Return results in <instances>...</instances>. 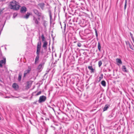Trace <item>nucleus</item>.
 I'll list each match as a JSON object with an SVG mask.
<instances>
[{
	"label": "nucleus",
	"mask_w": 134,
	"mask_h": 134,
	"mask_svg": "<svg viewBox=\"0 0 134 134\" xmlns=\"http://www.w3.org/2000/svg\"><path fill=\"white\" fill-rule=\"evenodd\" d=\"M40 51H37L36 53L37 54V55H39V54L40 53Z\"/></svg>",
	"instance_id": "72a5a7b5"
},
{
	"label": "nucleus",
	"mask_w": 134,
	"mask_h": 134,
	"mask_svg": "<svg viewBox=\"0 0 134 134\" xmlns=\"http://www.w3.org/2000/svg\"><path fill=\"white\" fill-rule=\"evenodd\" d=\"M1 120V117H0V120Z\"/></svg>",
	"instance_id": "a18cd8bd"
},
{
	"label": "nucleus",
	"mask_w": 134,
	"mask_h": 134,
	"mask_svg": "<svg viewBox=\"0 0 134 134\" xmlns=\"http://www.w3.org/2000/svg\"><path fill=\"white\" fill-rule=\"evenodd\" d=\"M38 6L40 7L42 10H43L45 4L43 3H41L38 4Z\"/></svg>",
	"instance_id": "1a4fd4ad"
},
{
	"label": "nucleus",
	"mask_w": 134,
	"mask_h": 134,
	"mask_svg": "<svg viewBox=\"0 0 134 134\" xmlns=\"http://www.w3.org/2000/svg\"><path fill=\"white\" fill-rule=\"evenodd\" d=\"M41 38L42 39V41L44 42V41H45V39L44 38V36L43 35H42L41 36Z\"/></svg>",
	"instance_id": "5701e85b"
},
{
	"label": "nucleus",
	"mask_w": 134,
	"mask_h": 134,
	"mask_svg": "<svg viewBox=\"0 0 134 134\" xmlns=\"http://www.w3.org/2000/svg\"><path fill=\"white\" fill-rule=\"evenodd\" d=\"M21 78V74L20 73L19 74V76L18 77V80L19 81H20Z\"/></svg>",
	"instance_id": "6ab92c4d"
},
{
	"label": "nucleus",
	"mask_w": 134,
	"mask_h": 134,
	"mask_svg": "<svg viewBox=\"0 0 134 134\" xmlns=\"http://www.w3.org/2000/svg\"><path fill=\"white\" fill-rule=\"evenodd\" d=\"M41 41H39L37 43V50H40L41 49Z\"/></svg>",
	"instance_id": "6e6552de"
},
{
	"label": "nucleus",
	"mask_w": 134,
	"mask_h": 134,
	"mask_svg": "<svg viewBox=\"0 0 134 134\" xmlns=\"http://www.w3.org/2000/svg\"><path fill=\"white\" fill-rule=\"evenodd\" d=\"M108 71H110V69H109L108 70Z\"/></svg>",
	"instance_id": "79ce46f5"
},
{
	"label": "nucleus",
	"mask_w": 134,
	"mask_h": 134,
	"mask_svg": "<svg viewBox=\"0 0 134 134\" xmlns=\"http://www.w3.org/2000/svg\"><path fill=\"white\" fill-rule=\"evenodd\" d=\"M66 24H65V26H64V29L65 30V28H66Z\"/></svg>",
	"instance_id": "4c0bfd02"
},
{
	"label": "nucleus",
	"mask_w": 134,
	"mask_h": 134,
	"mask_svg": "<svg viewBox=\"0 0 134 134\" xmlns=\"http://www.w3.org/2000/svg\"><path fill=\"white\" fill-rule=\"evenodd\" d=\"M39 55H37L35 60V64H36L38 63V61L39 59Z\"/></svg>",
	"instance_id": "4468645a"
},
{
	"label": "nucleus",
	"mask_w": 134,
	"mask_h": 134,
	"mask_svg": "<svg viewBox=\"0 0 134 134\" xmlns=\"http://www.w3.org/2000/svg\"><path fill=\"white\" fill-rule=\"evenodd\" d=\"M127 4V0H125V5L124 6V9L125 10L126 7V5Z\"/></svg>",
	"instance_id": "a878e982"
},
{
	"label": "nucleus",
	"mask_w": 134,
	"mask_h": 134,
	"mask_svg": "<svg viewBox=\"0 0 134 134\" xmlns=\"http://www.w3.org/2000/svg\"><path fill=\"white\" fill-rule=\"evenodd\" d=\"M46 97L44 96H40L39 97V99L38 100V102L39 103H41L44 102L46 99Z\"/></svg>",
	"instance_id": "f03ea898"
},
{
	"label": "nucleus",
	"mask_w": 134,
	"mask_h": 134,
	"mask_svg": "<svg viewBox=\"0 0 134 134\" xmlns=\"http://www.w3.org/2000/svg\"><path fill=\"white\" fill-rule=\"evenodd\" d=\"M41 91H40L38 92L36 95V96H37L38 95H40L41 94Z\"/></svg>",
	"instance_id": "cd10ccee"
},
{
	"label": "nucleus",
	"mask_w": 134,
	"mask_h": 134,
	"mask_svg": "<svg viewBox=\"0 0 134 134\" xmlns=\"http://www.w3.org/2000/svg\"><path fill=\"white\" fill-rule=\"evenodd\" d=\"M26 8L25 7H23L21 8L20 12L21 13L25 12L26 11Z\"/></svg>",
	"instance_id": "9d476101"
},
{
	"label": "nucleus",
	"mask_w": 134,
	"mask_h": 134,
	"mask_svg": "<svg viewBox=\"0 0 134 134\" xmlns=\"http://www.w3.org/2000/svg\"><path fill=\"white\" fill-rule=\"evenodd\" d=\"M17 14L16 13H15L13 14V18H15V17L17 16Z\"/></svg>",
	"instance_id": "bb28decb"
},
{
	"label": "nucleus",
	"mask_w": 134,
	"mask_h": 134,
	"mask_svg": "<svg viewBox=\"0 0 134 134\" xmlns=\"http://www.w3.org/2000/svg\"><path fill=\"white\" fill-rule=\"evenodd\" d=\"M130 36L131 37V38L132 40L133 41V43H134V38L133 37V35L131 33V32L130 33Z\"/></svg>",
	"instance_id": "4be33fe9"
},
{
	"label": "nucleus",
	"mask_w": 134,
	"mask_h": 134,
	"mask_svg": "<svg viewBox=\"0 0 134 134\" xmlns=\"http://www.w3.org/2000/svg\"><path fill=\"white\" fill-rule=\"evenodd\" d=\"M1 1H5V0H0Z\"/></svg>",
	"instance_id": "ea45409f"
},
{
	"label": "nucleus",
	"mask_w": 134,
	"mask_h": 134,
	"mask_svg": "<svg viewBox=\"0 0 134 134\" xmlns=\"http://www.w3.org/2000/svg\"><path fill=\"white\" fill-rule=\"evenodd\" d=\"M122 69L123 71L125 72H127V70L125 66H122Z\"/></svg>",
	"instance_id": "dca6fc26"
},
{
	"label": "nucleus",
	"mask_w": 134,
	"mask_h": 134,
	"mask_svg": "<svg viewBox=\"0 0 134 134\" xmlns=\"http://www.w3.org/2000/svg\"><path fill=\"white\" fill-rule=\"evenodd\" d=\"M77 45L78 47H80L81 46V44L80 43H78L77 44Z\"/></svg>",
	"instance_id": "2f4dec72"
},
{
	"label": "nucleus",
	"mask_w": 134,
	"mask_h": 134,
	"mask_svg": "<svg viewBox=\"0 0 134 134\" xmlns=\"http://www.w3.org/2000/svg\"><path fill=\"white\" fill-rule=\"evenodd\" d=\"M52 109L54 111H55L54 109V108L52 107Z\"/></svg>",
	"instance_id": "e433bc0d"
},
{
	"label": "nucleus",
	"mask_w": 134,
	"mask_h": 134,
	"mask_svg": "<svg viewBox=\"0 0 134 134\" xmlns=\"http://www.w3.org/2000/svg\"><path fill=\"white\" fill-rule=\"evenodd\" d=\"M6 63V59L4 58L3 60H1L0 61V67L2 68L3 67L2 64L5 65Z\"/></svg>",
	"instance_id": "20e7f679"
},
{
	"label": "nucleus",
	"mask_w": 134,
	"mask_h": 134,
	"mask_svg": "<svg viewBox=\"0 0 134 134\" xmlns=\"http://www.w3.org/2000/svg\"><path fill=\"white\" fill-rule=\"evenodd\" d=\"M1 51H0V55H1Z\"/></svg>",
	"instance_id": "a19ab883"
},
{
	"label": "nucleus",
	"mask_w": 134,
	"mask_h": 134,
	"mask_svg": "<svg viewBox=\"0 0 134 134\" xmlns=\"http://www.w3.org/2000/svg\"><path fill=\"white\" fill-rule=\"evenodd\" d=\"M34 103L36 104V102H34Z\"/></svg>",
	"instance_id": "c03bdc74"
},
{
	"label": "nucleus",
	"mask_w": 134,
	"mask_h": 134,
	"mask_svg": "<svg viewBox=\"0 0 134 134\" xmlns=\"http://www.w3.org/2000/svg\"><path fill=\"white\" fill-rule=\"evenodd\" d=\"M31 70V68L29 67H28V69L25 71L24 73V76L25 77L26 76L27 74L29 73Z\"/></svg>",
	"instance_id": "423d86ee"
},
{
	"label": "nucleus",
	"mask_w": 134,
	"mask_h": 134,
	"mask_svg": "<svg viewBox=\"0 0 134 134\" xmlns=\"http://www.w3.org/2000/svg\"><path fill=\"white\" fill-rule=\"evenodd\" d=\"M49 15L50 16V19L51 20L52 19V16L51 15V12H50L49 13Z\"/></svg>",
	"instance_id": "c756f323"
},
{
	"label": "nucleus",
	"mask_w": 134,
	"mask_h": 134,
	"mask_svg": "<svg viewBox=\"0 0 134 134\" xmlns=\"http://www.w3.org/2000/svg\"><path fill=\"white\" fill-rule=\"evenodd\" d=\"M101 76H100L99 77V81H100L103 78V75L102 74H101Z\"/></svg>",
	"instance_id": "c85d7f7f"
},
{
	"label": "nucleus",
	"mask_w": 134,
	"mask_h": 134,
	"mask_svg": "<svg viewBox=\"0 0 134 134\" xmlns=\"http://www.w3.org/2000/svg\"><path fill=\"white\" fill-rule=\"evenodd\" d=\"M33 11L35 14L38 16V19L39 20L40 18V17H39L41 16V13L39 12L38 10L36 9H34Z\"/></svg>",
	"instance_id": "7ed1b4c3"
},
{
	"label": "nucleus",
	"mask_w": 134,
	"mask_h": 134,
	"mask_svg": "<svg viewBox=\"0 0 134 134\" xmlns=\"http://www.w3.org/2000/svg\"><path fill=\"white\" fill-rule=\"evenodd\" d=\"M98 49L99 50H100L101 48V46L99 42L98 43Z\"/></svg>",
	"instance_id": "b1692460"
},
{
	"label": "nucleus",
	"mask_w": 134,
	"mask_h": 134,
	"mask_svg": "<svg viewBox=\"0 0 134 134\" xmlns=\"http://www.w3.org/2000/svg\"><path fill=\"white\" fill-rule=\"evenodd\" d=\"M5 49H7L5 47Z\"/></svg>",
	"instance_id": "37998d69"
},
{
	"label": "nucleus",
	"mask_w": 134,
	"mask_h": 134,
	"mask_svg": "<svg viewBox=\"0 0 134 134\" xmlns=\"http://www.w3.org/2000/svg\"><path fill=\"white\" fill-rule=\"evenodd\" d=\"M47 45V42L46 41H44V42H43V45L42 46L44 48V49H45L46 48Z\"/></svg>",
	"instance_id": "ddd939ff"
},
{
	"label": "nucleus",
	"mask_w": 134,
	"mask_h": 134,
	"mask_svg": "<svg viewBox=\"0 0 134 134\" xmlns=\"http://www.w3.org/2000/svg\"><path fill=\"white\" fill-rule=\"evenodd\" d=\"M44 64V63H41L38 66L37 69L38 70H41L43 68V66Z\"/></svg>",
	"instance_id": "0eeeda50"
},
{
	"label": "nucleus",
	"mask_w": 134,
	"mask_h": 134,
	"mask_svg": "<svg viewBox=\"0 0 134 134\" xmlns=\"http://www.w3.org/2000/svg\"><path fill=\"white\" fill-rule=\"evenodd\" d=\"M5 97V98H9V97H8V96L5 97Z\"/></svg>",
	"instance_id": "c9c22d12"
},
{
	"label": "nucleus",
	"mask_w": 134,
	"mask_h": 134,
	"mask_svg": "<svg viewBox=\"0 0 134 134\" xmlns=\"http://www.w3.org/2000/svg\"><path fill=\"white\" fill-rule=\"evenodd\" d=\"M88 69L91 70V73H93L94 72V69L93 68L92 66H89L88 67Z\"/></svg>",
	"instance_id": "2eb2a0df"
},
{
	"label": "nucleus",
	"mask_w": 134,
	"mask_h": 134,
	"mask_svg": "<svg viewBox=\"0 0 134 134\" xmlns=\"http://www.w3.org/2000/svg\"><path fill=\"white\" fill-rule=\"evenodd\" d=\"M102 64V62L101 61H99L98 62V65L99 67H100Z\"/></svg>",
	"instance_id": "393cba45"
},
{
	"label": "nucleus",
	"mask_w": 134,
	"mask_h": 134,
	"mask_svg": "<svg viewBox=\"0 0 134 134\" xmlns=\"http://www.w3.org/2000/svg\"><path fill=\"white\" fill-rule=\"evenodd\" d=\"M30 15V13H29L28 12H27V14H26V15L25 16H24V18H25L27 19L28 18Z\"/></svg>",
	"instance_id": "f3484780"
},
{
	"label": "nucleus",
	"mask_w": 134,
	"mask_h": 134,
	"mask_svg": "<svg viewBox=\"0 0 134 134\" xmlns=\"http://www.w3.org/2000/svg\"><path fill=\"white\" fill-rule=\"evenodd\" d=\"M116 62L119 63L120 64H121L122 63V62L121 60L119 58H117L116 59Z\"/></svg>",
	"instance_id": "a211bd4d"
},
{
	"label": "nucleus",
	"mask_w": 134,
	"mask_h": 134,
	"mask_svg": "<svg viewBox=\"0 0 134 134\" xmlns=\"http://www.w3.org/2000/svg\"><path fill=\"white\" fill-rule=\"evenodd\" d=\"M109 105L108 104H106L105 105L103 109V111H106L107 109L108 108H109Z\"/></svg>",
	"instance_id": "f8f14e48"
},
{
	"label": "nucleus",
	"mask_w": 134,
	"mask_h": 134,
	"mask_svg": "<svg viewBox=\"0 0 134 134\" xmlns=\"http://www.w3.org/2000/svg\"><path fill=\"white\" fill-rule=\"evenodd\" d=\"M113 116L112 114H111L109 116V118H113Z\"/></svg>",
	"instance_id": "7c9ffc66"
},
{
	"label": "nucleus",
	"mask_w": 134,
	"mask_h": 134,
	"mask_svg": "<svg viewBox=\"0 0 134 134\" xmlns=\"http://www.w3.org/2000/svg\"><path fill=\"white\" fill-rule=\"evenodd\" d=\"M10 7L11 9L14 10H18L19 9L20 6L18 3L15 1H13L10 2Z\"/></svg>",
	"instance_id": "f257e3e1"
},
{
	"label": "nucleus",
	"mask_w": 134,
	"mask_h": 134,
	"mask_svg": "<svg viewBox=\"0 0 134 134\" xmlns=\"http://www.w3.org/2000/svg\"><path fill=\"white\" fill-rule=\"evenodd\" d=\"M12 87L15 90H17L18 88V86L16 83H14L12 85Z\"/></svg>",
	"instance_id": "9b49d317"
},
{
	"label": "nucleus",
	"mask_w": 134,
	"mask_h": 134,
	"mask_svg": "<svg viewBox=\"0 0 134 134\" xmlns=\"http://www.w3.org/2000/svg\"><path fill=\"white\" fill-rule=\"evenodd\" d=\"M95 33H96V36L97 37H98V34H97V30L96 29L95 30Z\"/></svg>",
	"instance_id": "473e14b6"
},
{
	"label": "nucleus",
	"mask_w": 134,
	"mask_h": 134,
	"mask_svg": "<svg viewBox=\"0 0 134 134\" xmlns=\"http://www.w3.org/2000/svg\"><path fill=\"white\" fill-rule=\"evenodd\" d=\"M29 122H30V123H31V124H32V122H31V120H29Z\"/></svg>",
	"instance_id": "58836bf2"
},
{
	"label": "nucleus",
	"mask_w": 134,
	"mask_h": 134,
	"mask_svg": "<svg viewBox=\"0 0 134 134\" xmlns=\"http://www.w3.org/2000/svg\"><path fill=\"white\" fill-rule=\"evenodd\" d=\"M33 21L36 25H38L39 24V21L37 18L34 16H33Z\"/></svg>",
	"instance_id": "39448f33"
},
{
	"label": "nucleus",
	"mask_w": 134,
	"mask_h": 134,
	"mask_svg": "<svg viewBox=\"0 0 134 134\" xmlns=\"http://www.w3.org/2000/svg\"><path fill=\"white\" fill-rule=\"evenodd\" d=\"M48 107H49V108H52V107H51L50 105H48Z\"/></svg>",
	"instance_id": "f704fd0d"
},
{
	"label": "nucleus",
	"mask_w": 134,
	"mask_h": 134,
	"mask_svg": "<svg viewBox=\"0 0 134 134\" xmlns=\"http://www.w3.org/2000/svg\"><path fill=\"white\" fill-rule=\"evenodd\" d=\"M101 84L102 86L105 87L106 86V82L105 81L103 80L101 82Z\"/></svg>",
	"instance_id": "aec40b11"
},
{
	"label": "nucleus",
	"mask_w": 134,
	"mask_h": 134,
	"mask_svg": "<svg viewBox=\"0 0 134 134\" xmlns=\"http://www.w3.org/2000/svg\"><path fill=\"white\" fill-rule=\"evenodd\" d=\"M43 25L46 27V26H47V21H44L43 22Z\"/></svg>",
	"instance_id": "412c9836"
}]
</instances>
